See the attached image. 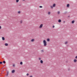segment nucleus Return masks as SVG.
I'll return each mask as SVG.
<instances>
[{"label":"nucleus","instance_id":"f257e3e1","mask_svg":"<svg viewBox=\"0 0 77 77\" xmlns=\"http://www.w3.org/2000/svg\"><path fill=\"white\" fill-rule=\"evenodd\" d=\"M43 43L44 45V46H47V42H46V40H43Z\"/></svg>","mask_w":77,"mask_h":77},{"label":"nucleus","instance_id":"f03ea898","mask_svg":"<svg viewBox=\"0 0 77 77\" xmlns=\"http://www.w3.org/2000/svg\"><path fill=\"white\" fill-rule=\"evenodd\" d=\"M43 27V24H41L39 26V28L40 29H42V28Z\"/></svg>","mask_w":77,"mask_h":77},{"label":"nucleus","instance_id":"7ed1b4c3","mask_svg":"<svg viewBox=\"0 0 77 77\" xmlns=\"http://www.w3.org/2000/svg\"><path fill=\"white\" fill-rule=\"evenodd\" d=\"M15 72V70H13L11 71V73H14V72Z\"/></svg>","mask_w":77,"mask_h":77},{"label":"nucleus","instance_id":"20e7f679","mask_svg":"<svg viewBox=\"0 0 77 77\" xmlns=\"http://www.w3.org/2000/svg\"><path fill=\"white\" fill-rule=\"evenodd\" d=\"M35 39H32L31 40V42H34V41H35Z\"/></svg>","mask_w":77,"mask_h":77},{"label":"nucleus","instance_id":"39448f33","mask_svg":"<svg viewBox=\"0 0 77 77\" xmlns=\"http://www.w3.org/2000/svg\"><path fill=\"white\" fill-rule=\"evenodd\" d=\"M53 6L54 8H55L56 7V4H54Z\"/></svg>","mask_w":77,"mask_h":77},{"label":"nucleus","instance_id":"423d86ee","mask_svg":"<svg viewBox=\"0 0 77 77\" xmlns=\"http://www.w3.org/2000/svg\"><path fill=\"white\" fill-rule=\"evenodd\" d=\"M2 40L3 41H5V37H2Z\"/></svg>","mask_w":77,"mask_h":77},{"label":"nucleus","instance_id":"0eeeda50","mask_svg":"<svg viewBox=\"0 0 77 77\" xmlns=\"http://www.w3.org/2000/svg\"><path fill=\"white\" fill-rule=\"evenodd\" d=\"M74 62H77V60L76 59H74Z\"/></svg>","mask_w":77,"mask_h":77},{"label":"nucleus","instance_id":"6e6552de","mask_svg":"<svg viewBox=\"0 0 77 77\" xmlns=\"http://www.w3.org/2000/svg\"><path fill=\"white\" fill-rule=\"evenodd\" d=\"M9 74V72L8 71L7 72V74L6 75L7 77H8V75Z\"/></svg>","mask_w":77,"mask_h":77},{"label":"nucleus","instance_id":"1a4fd4ad","mask_svg":"<svg viewBox=\"0 0 77 77\" xmlns=\"http://www.w3.org/2000/svg\"><path fill=\"white\" fill-rule=\"evenodd\" d=\"M75 22V20H73L72 21V24H74V23Z\"/></svg>","mask_w":77,"mask_h":77},{"label":"nucleus","instance_id":"9d476101","mask_svg":"<svg viewBox=\"0 0 77 77\" xmlns=\"http://www.w3.org/2000/svg\"><path fill=\"white\" fill-rule=\"evenodd\" d=\"M67 8H69V4H68L67 5Z\"/></svg>","mask_w":77,"mask_h":77},{"label":"nucleus","instance_id":"9b49d317","mask_svg":"<svg viewBox=\"0 0 77 77\" xmlns=\"http://www.w3.org/2000/svg\"><path fill=\"white\" fill-rule=\"evenodd\" d=\"M40 63H43V61L42 60H40Z\"/></svg>","mask_w":77,"mask_h":77},{"label":"nucleus","instance_id":"f8f14e48","mask_svg":"<svg viewBox=\"0 0 77 77\" xmlns=\"http://www.w3.org/2000/svg\"><path fill=\"white\" fill-rule=\"evenodd\" d=\"M68 41H66V42H65V44H68Z\"/></svg>","mask_w":77,"mask_h":77},{"label":"nucleus","instance_id":"ddd939ff","mask_svg":"<svg viewBox=\"0 0 77 77\" xmlns=\"http://www.w3.org/2000/svg\"><path fill=\"white\" fill-rule=\"evenodd\" d=\"M5 46H8V43H5Z\"/></svg>","mask_w":77,"mask_h":77},{"label":"nucleus","instance_id":"4468645a","mask_svg":"<svg viewBox=\"0 0 77 77\" xmlns=\"http://www.w3.org/2000/svg\"><path fill=\"white\" fill-rule=\"evenodd\" d=\"M50 41V39L49 38H48L47 39V41L48 42H49Z\"/></svg>","mask_w":77,"mask_h":77},{"label":"nucleus","instance_id":"2eb2a0df","mask_svg":"<svg viewBox=\"0 0 77 77\" xmlns=\"http://www.w3.org/2000/svg\"><path fill=\"white\" fill-rule=\"evenodd\" d=\"M58 22L59 23H61V20H60V19H59L58 20Z\"/></svg>","mask_w":77,"mask_h":77},{"label":"nucleus","instance_id":"dca6fc26","mask_svg":"<svg viewBox=\"0 0 77 77\" xmlns=\"http://www.w3.org/2000/svg\"><path fill=\"white\" fill-rule=\"evenodd\" d=\"M20 65H23V62L22 61H21L20 63Z\"/></svg>","mask_w":77,"mask_h":77},{"label":"nucleus","instance_id":"f3484780","mask_svg":"<svg viewBox=\"0 0 77 77\" xmlns=\"http://www.w3.org/2000/svg\"><path fill=\"white\" fill-rule=\"evenodd\" d=\"M50 8H51V9H53V6H50Z\"/></svg>","mask_w":77,"mask_h":77},{"label":"nucleus","instance_id":"a211bd4d","mask_svg":"<svg viewBox=\"0 0 77 77\" xmlns=\"http://www.w3.org/2000/svg\"><path fill=\"white\" fill-rule=\"evenodd\" d=\"M51 14V13L49 11L48 12V15H50V14Z\"/></svg>","mask_w":77,"mask_h":77},{"label":"nucleus","instance_id":"6ab92c4d","mask_svg":"<svg viewBox=\"0 0 77 77\" xmlns=\"http://www.w3.org/2000/svg\"><path fill=\"white\" fill-rule=\"evenodd\" d=\"M16 3H18L19 2V0H16Z\"/></svg>","mask_w":77,"mask_h":77},{"label":"nucleus","instance_id":"aec40b11","mask_svg":"<svg viewBox=\"0 0 77 77\" xmlns=\"http://www.w3.org/2000/svg\"><path fill=\"white\" fill-rule=\"evenodd\" d=\"M18 14H21V11H19L18 12Z\"/></svg>","mask_w":77,"mask_h":77},{"label":"nucleus","instance_id":"412c9836","mask_svg":"<svg viewBox=\"0 0 77 77\" xmlns=\"http://www.w3.org/2000/svg\"><path fill=\"white\" fill-rule=\"evenodd\" d=\"M58 14H60V11H58L57 12Z\"/></svg>","mask_w":77,"mask_h":77},{"label":"nucleus","instance_id":"4be33fe9","mask_svg":"<svg viewBox=\"0 0 77 77\" xmlns=\"http://www.w3.org/2000/svg\"><path fill=\"white\" fill-rule=\"evenodd\" d=\"M2 63H3V62H0V64H2Z\"/></svg>","mask_w":77,"mask_h":77},{"label":"nucleus","instance_id":"5701e85b","mask_svg":"<svg viewBox=\"0 0 77 77\" xmlns=\"http://www.w3.org/2000/svg\"><path fill=\"white\" fill-rule=\"evenodd\" d=\"M3 63H6V62L5 61H3Z\"/></svg>","mask_w":77,"mask_h":77},{"label":"nucleus","instance_id":"b1692460","mask_svg":"<svg viewBox=\"0 0 77 77\" xmlns=\"http://www.w3.org/2000/svg\"><path fill=\"white\" fill-rule=\"evenodd\" d=\"M29 73H27V74H26V75H27V76H29Z\"/></svg>","mask_w":77,"mask_h":77},{"label":"nucleus","instance_id":"393cba45","mask_svg":"<svg viewBox=\"0 0 77 77\" xmlns=\"http://www.w3.org/2000/svg\"><path fill=\"white\" fill-rule=\"evenodd\" d=\"M13 67H15V64H13Z\"/></svg>","mask_w":77,"mask_h":77},{"label":"nucleus","instance_id":"a878e982","mask_svg":"<svg viewBox=\"0 0 77 77\" xmlns=\"http://www.w3.org/2000/svg\"><path fill=\"white\" fill-rule=\"evenodd\" d=\"M39 8H42V6H40Z\"/></svg>","mask_w":77,"mask_h":77},{"label":"nucleus","instance_id":"bb28decb","mask_svg":"<svg viewBox=\"0 0 77 77\" xmlns=\"http://www.w3.org/2000/svg\"><path fill=\"white\" fill-rule=\"evenodd\" d=\"M20 23H23V21L21 20L20 21Z\"/></svg>","mask_w":77,"mask_h":77},{"label":"nucleus","instance_id":"cd10ccee","mask_svg":"<svg viewBox=\"0 0 77 77\" xmlns=\"http://www.w3.org/2000/svg\"><path fill=\"white\" fill-rule=\"evenodd\" d=\"M39 60H41V58L40 57L38 59Z\"/></svg>","mask_w":77,"mask_h":77},{"label":"nucleus","instance_id":"c85d7f7f","mask_svg":"<svg viewBox=\"0 0 77 77\" xmlns=\"http://www.w3.org/2000/svg\"><path fill=\"white\" fill-rule=\"evenodd\" d=\"M41 51H42V52H44V50H42Z\"/></svg>","mask_w":77,"mask_h":77},{"label":"nucleus","instance_id":"c756f323","mask_svg":"<svg viewBox=\"0 0 77 77\" xmlns=\"http://www.w3.org/2000/svg\"><path fill=\"white\" fill-rule=\"evenodd\" d=\"M52 27H53V28H54V26H52Z\"/></svg>","mask_w":77,"mask_h":77},{"label":"nucleus","instance_id":"7c9ffc66","mask_svg":"<svg viewBox=\"0 0 77 77\" xmlns=\"http://www.w3.org/2000/svg\"><path fill=\"white\" fill-rule=\"evenodd\" d=\"M29 77H33V76H32V75H30Z\"/></svg>","mask_w":77,"mask_h":77},{"label":"nucleus","instance_id":"2f4dec72","mask_svg":"<svg viewBox=\"0 0 77 77\" xmlns=\"http://www.w3.org/2000/svg\"><path fill=\"white\" fill-rule=\"evenodd\" d=\"M2 29V26H0V29Z\"/></svg>","mask_w":77,"mask_h":77},{"label":"nucleus","instance_id":"473e14b6","mask_svg":"<svg viewBox=\"0 0 77 77\" xmlns=\"http://www.w3.org/2000/svg\"><path fill=\"white\" fill-rule=\"evenodd\" d=\"M68 70V71H70V69H69Z\"/></svg>","mask_w":77,"mask_h":77},{"label":"nucleus","instance_id":"72a5a7b5","mask_svg":"<svg viewBox=\"0 0 77 77\" xmlns=\"http://www.w3.org/2000/svg\"><path fill=\"white\" fill-rule=\"evenodd\" d=\"M65 23V21H63V23Z\"/></svg>","mask_w":77,"mask_h":77},{"label":"nucleus","instance_id":"f704fd0d","mask_svg":"<svg viewBox=\"0 0 77 77\" xmlns=\"http://www.w3.org/2000/svg\"><path fill=\"white\" fill-rule=\"evenodd\" d=\"M23 1H25V0H22Z\"/></svg>","mask_w":77,"mask_h":77},{"label":"nucleus","instance_id":"c9c22d12","mask_svg":"<svg viewBox=\"0 0 77 77\" xmlns=\"http://www.w3.org/2000/svg\"><path fill=\"white\" fill-rule=\"evenodd\" d=\"M0 76H1V75H0Z\"/></svg>","mask_w":77,"mask_h":77}]
</instances>
